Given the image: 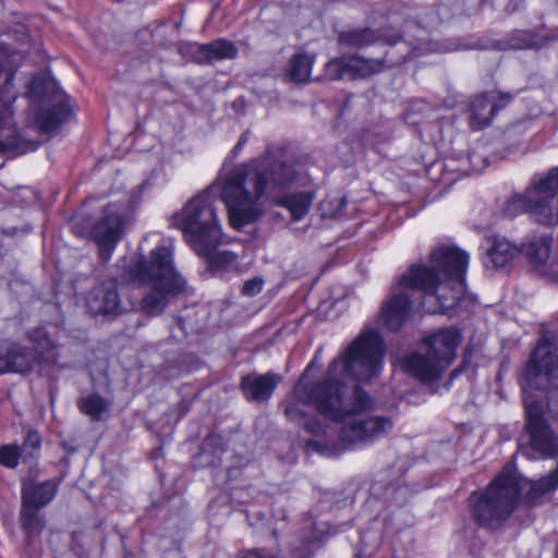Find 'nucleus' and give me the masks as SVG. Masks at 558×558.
<instances>
[{
	"label": "nucleus",
	"mask_w": 558,
	"mask_h": 558,
	"mask_svg": "<svg viewBox=\"0 0 558 558\" xmlns=\"http://www.w3.org/2000/svg\"><path fill=\"white\" fill-rule=\"evenodd\" d=\"M324 495H325V498H326V499H328V498H329V496H330V494H329V493H325Z\"/></svg>",
	"instance_id": "61"
},
{
	"label": "nucleus",
	"mask_w": 558,
	"mask_h": 558,
	"mask_svg": "<svg viewBox=\"0 0 558 558\" xmlns=\"http://www.w3.org/2000/svg\"><path fill=\"white\" fill-rule=\"evenodd\" d=\"M420 56H414L412 53L403 51H398L397 47L389 48L385 58H365L361 56H350V78L357 77H367L369 75L376 74L380 72L385 66L391 68L407 62L408 60H412L418 58Z\"/></svg>",
	"instance_id": "13"
},
{
	"label": "nucleus",
	"mask_w": 558,
	"mask_h": 558,
	"mask_svg": "<svg viewBox=\"0 0 558 558\" xmlns=\"http://www.w3.org/2000/svg\"><path fill=\"white\" fill-rule=\"evenodd\" d=\"M299 396L312 401L324 417L343 423L339 441L345 446H368L392 433L402 400L417 404L426 395L438 392L434 386H415L408 391L383 386L379 396H371L363 386H298Z\"/></svg>",
	"instance_id": "2"
},
{
	"label": "nucleus",
	"mask_w": 558,
	"mask_h": 558,
	"mask_svg": "<svg viewBox=\"0 0 558 558\" xmlns=\"http://www.w3.org/2000/svg\"><path fill=\"white\" fill-rule=\"evenodd\" d=\"M521 493L518 475L512 466H505L496 478L469 498L474 522L482 529L500 527L514 511Z\"/></svg>",
	"instance_id": "6"
},
{
	"label": "nucleus",
	"mask_w": 558,
	"mask_h": 558,
	"mask_svg": "<svg viewBox=\"0 0 558 558\" xmlns=\"http://www.w3.org/2000/svg\"><path fill=\"white\" fill-rule=\"evenodd\" d=\"M272 535H274L276 538L278 537L277 529H274V530H272Z\"/></svg>",
	"instance_id": "58"
},
{
	"label": "nucleus",
	"mask_w": 558,
	"mask_h": 558,
	"mask_svg": "<svg viewBox=\"0 0 558 558\" xmlns=\"http://www.w3.org/2000/svg\"><path fill=\"white\" fill-rule=\"evenodd\" d=\"M86 306L92 315H117L121 311V300L117 280H108L94 287L86 298Z\"/></svg>",
	"instance_id": "15"
},
{
	"label": "nucleus",
	"mask_w": 558,
	"mask_h": 558,
	"mask_svg": "<svg viewBox=\"0 0 558 558\" xmlns=\"http://www.w3.org/2000/svg\"><path fill=\"white\" fill-rule=\"evenodd\" d=\"M300 388L294 386L293 395L288 397L282 403L283 412L287 418L303 426V428L313 434L320 435L324 433V425L315 417H306L301 407H312L316 411V407L305 396H299Z\"/></svg>",
	"instance_id": "18"
},
{
	"label": "nucleus",
	"mask_w": 558,
	"mask_h": 558,
	"mask_svg": "<svg viewBox=\"0 0 558 558\" xmlns=\"http://www.w3.org/2000/svg\"><path fill=\"white\" fill-rule=\"evenodd\" d=\"M469 254L450 245L436 246L429 255V265L414 264L391 288L390 296L381 306V319L390 331H399L410 318L412 292L422 294L421 310L426 314L451 315L465 290Z\"/></svg>",
	"instance_id": "3"
},
{
	"label": "nucleus",
	"mask_w": 558,
	"mask_h": 558,
	"mask_svg": "<svg viewBox=\"0 0 558 558\" xmlns=\"http://www.w3.org/2000/svg\"><path fill=\"white\" fill-rule=\"evenodd\" d=\"M527 451H529V449H527V448H525L524 450H522V453H524V454H526V456H527Z\"/></svg>",
	"instance_id": "60"
},
{
	"label": "nucleus",
	"mask_w": 558,
	"mask_h": 558,
	"mask_svg": "<svg viewBox=\"0 0 558 558\" xmlns=\"http://www.w3.org/2000/svg\"><path fill=\"white\" fill-rule=\"evenodd\" d=\"M17 262L12 257L0 254V277L9 278L16 274Z\"/></svg>",
	"instance_id": "47"
},
{
	"label": "nucleus",
	"mask_w": 558,
	"mask_h": 558,
	"mask_svg": "<svg viewBox=\"0 0 558 558\" xmlns=\"http://www.w3.org/2000/svg\"><path fill=\"white\" fill-rule=\"evenodd\" d=\"M386 354L385 341L378 330L364 328L349 343L342 344L329 362L323 381L315 384H364L379 376ZM324 345H319L298 384H312L323 367Z\"/></svg>",
	"instance_id": "4"
},
{
	"label": "nucleus",
	"mask_w": 558,
	"mask_h": 558,
	"mask_svg": "<svg viewBox=\"0 0 558 558\" xmlns=\"http://www.w3.org/2000/svg\"><path fill=\"white\" fill-rule=\"evenodd\" d=\"M203 64L214 63L234 59L238 56V48L232 41L218 38L210 43L203 44Z\"/></svg>",
	"instance_id": "25"
},
{
	"label": "nucleus",
	"mask_w": 558,
	"mask_h": 558,
	"mask_svg": "<svg viewBox=\"0 0 558 558\" xmlns=\"http://www.w3.org/2000/svg\"><path fill=\"white\" fill-rule=\"evenodd\" d=\"M313 63L314 58L311 56L295 53L287 65L286 74L294 83H305L311 75Z\"/></svg>",
	"instance_id": "30"
},
{
	"label": "nucleus",
	"mask_w": 558,
	"mask_h": 558,
	"mask_svg": "<svg viewBox=\"0 0 558 558\" xmlns=\"http://www.w3.org/2000/svg\"><path fill=\"white\" fill-rule=\"evenodd\" d=\"M465 373V379L466 380H472V374H473V371L471 369V365H470V362L466 361V360H463L461 365L457 368H454L451 373H450V376H449V381L452 383L454 380L458 379V377Z\"/></svg>",
	"instance_id": "49"
},
{
	"label": "nucleus",
	"mask_w": 558,
	"mask_h": 558,
	"mask_svg": "<svg viewBox=\"0 0 558 558\" xmlns=\"http://www.w3.org/2000/svg\"><path fill=\"white\" fill-rule=\"evenodd\" d=\"M470 126L473 130H482L488 126L494 114H490V97L488 93H483L473 98L470 104Z\"/></svg>",
	"instance_id": "23"
},
{
	"label": "nucleus",
	"mask_w": 558,
	"mask_h": 558,
	"mask_svg": "<svg viewBox=\"0 0 558 558\" xmlns=\"http://www.w3.org/2000/svg\"><path fill=\"white\" fill-rule=\"evenodd\" d=\"M489 2L492 7L502 9L508 13L514 12L522 0H484Z\"/></svg>",
	"instance_id": "48"
},
{
	"label": "nucleus",
	"mask_w": 558,
	"mask_h": 558,
	"mask_svg": "<svg viewBox=\"0 0 558 558\" xmlns=\"http://www.w3.org/2000/svg\"><path fill=\"white\" fill-rule=\"evenodd\" d=\"M518 246L519 253L524 254L532 263L542 264L547 260L550 254L549 241L544 236H533Z\"/></svg>",
	"instance_id": "31"
},
{
	"label": "nucleus",
	"mask_w": 558,
	"mask_h": 558,
	"mask_svg": "<svg viewBox=\"0 0 558 558\" xmlns=\"http://www.w3.org/2000/svg\"><path fill=\"white\" fill-rule=\"evenodd\" d=\"M517 254H519L517 244L510 243L506 238L495 235L486 240L484 264L500 268L506 266Z\"/></svg>",
	"instance_id": "21"
},
{
	"label": "nucleus",
	"mask_w": 558,
	"mask_h": 558,
	"mask_svg": "<svg viewBox=\"0 0 558 558\" xmlns=\"http://www.w3.org/2000/svg\"><path fill=\"white\" fill-rule=\"evenodd\" d=\"M177 304L181 302V295L186 292L187 289V282L186 280L177 272Z\"/></svg>",
	"instance_id": "50"
},
{
	"label": "nucleus",
	"mask_w": 558,
	"mask_h": 558,
	"mask_svg": "<svg viewBox=\"0 0 558 558\" xmlns=\"http://www.w3.org/2000/svg\"><path fill=\"white\" fill-rule=\"evenodd\" d=\"M177 51L185 61L203 64V44L181 41L177 44Z\"/></svg>",
	"instance_id": "39"
},
{
	"label": "nucleus",
	"mask_w": 558,
	"mask_h": 558,
	"mask_svg": "<svg viewBox=\"0 0 558 558\" xmlns=\"http://www.w3.org/2000/svg\"><path fill=\"white\" fill-rule=\"evenodd\" d=\"M522 399L532 449L543 458L558 456V435L545 417L547 412L558 421V386H522Z\"/></svg>",
	"instance_id": "8"
},
{
	"label": "nucleus",
	"mask_w": 558,
	"mask_h": 558,
	"mask_svg": "<svg viewBox=\"0 0 558 558\" xmlns=\"http://www.w3.org/2000/svg\"><path fill=\"white\" fill-rule=\"evenodd\" d=\"M248 141V132H244L238 143L234 145V147L232 148V150L229 153V155L226 157L225 159V162H223V166L221 168V173L219 175V178L216 180L218 181L219 183H223V179L225 177L232 172L236 167H239V165L234 166L232 169L228 170V167L229 165H231L236 158L238 156L240 155V153L243 150V148L245 147L246 143ZM242 163H240L241 166Z\"/></svg>",
	"instance_id": "41"
},
{
	"label": "nucleus",
	"mask_w": 558,
	"mask_h": 558,
	"mask_svg": "<svg viewBox=\"0 0 558 558\" xmlns=\"http://www.w3.org/2000/svg\"><path fill=\"white\" fill-rule=\"evenodd\" d=\"M307 527L312 529V534H303V544L293 548L291 554L292 558H314L317 543L320 541L324 530L317 529L314 521H308V524L304 526V530Z\"/></svg>",
	"instance_id": "32"
},
{
	"label": "nucleus",
	"mask_w": 558,
	"mask_h": 558,
	"mask_svg": "<svg viewBox=\"0 0 558 558\" xmlns=\"http://www.w3.org/2000/svg\"><path fill=\"white\" fill-rule=\"evenodd\" d=\"M228 173L225 178H227ZM223 183L214 181L204 191L194 196L182 210V232L194 252H206L221 239L222 226L217 216V197H222Z\"/></svg>",
	"instance_id": "7"
},
{
	"label": "nucleus",
	"mask_w": 558,
	"mask_h": 558,
	"mask_svg": "<svg viewBox=\"0 0 558 558\" xmlns=\"http://www.w3.org/2000/svg\"><path fill=\"white\" fill-rule=\"evenodd\" d=\"M282 380L281 376L274 372H267L263 375H246L241 379V384H279Z\"/></svg>",
	"instance_id": "45"
},
{
	"label": "nucleus",
	"mask_w": 558,
	"mask_h": 558,
	"mask_svg": "<svg viewBox=\"0 0 558 558\" xmlns=\"http://www.w3.org/2000/svg\"><path fill=\"white\" fill-rule=\"evenodd\" d=\"M72 114L66 97L61 93L52 95V104L36 113V124L41 133H50L65 123Z\"/></svg>",
	"instance_id": "17"
},
{
	"label": "nucleus",
	"mask_w": 558,
	"mask_h": 558,
	"mask_svg": "<svg viewBox=\"0 0 558 558\" xmlns=\"http://www.w3.org/2000/svg\"><path fill=\"white\" fill-rule=\"evenodd\" d=\"M230 238L221 233L218 243L213 244L206 252H195L206 259L208 266L215 270L230 271L238 267V256L231 251H218V247L230 243Z\"/></svg>",
	"instance_id": "22"
},
{
	"label": "nucleus",
	"mask_w": 558,
	"mask_h": 558,
	"mask_svg": "<svg viewBox=\"0 0 558 558\" xmlns=\"http://www.w3.org/2000/svg\"><path fill=\"white\" fill-rule=\"evenodd\" d=\"M558 368V336L544 340L535 348L525 366L527 380L541 375L550 376Z\"/></svg>",
	"instance_id": "14"
},
{
	"label": "nucleus",
	"mask_w": 558,
	"mask_h": 558,
	"mask_svg": "<svg viewBox=\"0 0 558 558\" xmlns=\"http://www.w3.org/2000/svg\"><path fill=\"white\" fill-rule=\"evenodd\" d=\"M128 223L126 208L123 204H108L100 218L80 213L74 216L72 227L76 234L94 239L99 246V257L108 262L124 234Z\"/></svg>",
	"instance_id": "10"
},
{
	"label": "nucleus",
	"mask_w": 558,
	"mask_h": 558,
	"mask_svg": "<svg viewBox=\"0 0 558 558\" xmlns=\"http://www.w3.org/2000/svg\"><path fill=\"white\" fill-rule=\"evenodd\" d=\"M240 558H265V557L262 556L256 550H247V551L243 553V555Z\"/></svg>",
	"instance_id": "53"
},
{
	"label": "nucleus",
	"mask_w": 558,
	"mask_h": 558,
	"mask_svg": "<svg viewBox=\"0 0 558 558\" xmlns=\"http://www.w3.org/2000/svg\"><path fill=\"white\" fill-rule=\"evenodd\" d=\"M221 446L222 437L217 434H209L204 441V447L218 448Z\"/></svg>",
	"instance_id": "51"
},
{
	"label": "nucleus",
	"mask_w": 558,
	"mask_h": 558,
	"mask_svg": "<svg viewBox=\"0 0 558 558\" xmlns=\"http://www.w3.org/2000/svg\"><path fill=\"white\" fill-rule=\"evenodd\" d=\"M240 388L246 400L264 403L272 396L275 386H240Z\"/></svg>",
	"instance_id": "40"
},
{
	"label": "nucleus",
	"mask_w": 558,
	"mask_h": 558,
	"mask_svg": "<svg viewBox=\"0 0 558 558\" xmlns=\"http://www.w3.org/2000/svg\"><path fill=\"white\" fill-rule=\"evenodd\" d=\"M118 280L123 284L150 287V292L142 300V308L148 315L160 314L168 305L169 295L174 291L172 248L159 245L149 255H133L124 263Z\"/></svg>",
	"instance_id": "5"
},
{
	"label": "nucleus",
	"mask_w": 558,
	"mask_h": 558,
	"mask_svg": "<svg viewBox=\"0 0 558 558\" xmlns=\"http://www.w3.org/2000/svg\"><path fill=\"white\" fill-rule=\"evenodd\" d=\"M54 87L56 83L51 78L44 74H37L33 76L28 84L27 96L35 101H39L45 99Z\"/></svg>",
	"instance_id": "34"
},
{
	"label": "nucleus",
	"mask_w": 558,
	"mask_h": 558,
	"mask_svg": "<svg viewBox=\"0 0 558 558\" xmlns=\"http://www.w3.org/2000/svg\"><path fill=\"white\" fill-rule=\"evenodd\" d=\"M33 348H26L10 340L0 341V374L33 372L41 363L65 367L60 361L64 348L57 347L47 333L39 329L29 333Z\"/></svg>",
	"instance_id": "9"
},
{
	"label": "nucleus",
	"mask_w": 558,
	"mask_h": 558,
	"mask_svg": "<svg viewBox=\"0 0 558 558\" xmlns=\"http://www.w3.org/2000/svg\"><path fill=\"white\" fill-rule=\"evenodd\" d=\"M14 75V72H8L0 85V129L9 126L13 118L12 105L17 98V93L13 89Z\"/></svg>",
	"instance_id": "24"
},
{
	"label": "nucleus",
	"mask_w": 558,
	"mask_h": 558,
	"mask_svg": "<svg viewBox=\"0 0 558 558\" xmlns=\"http://www.w3.org/2000/svg\"><path fill=\"white\" fill-rule=\"evenodd\" d=\"M532 186L541 193L558 190V167L550 168L546 173H536L532 178Z\"/></svg>",
	"instance_id": "36"
},
{
	"label": "nucleus",
	"mask_w": 558,
	"mask_h": 558,
	"mask_svg": "<svg viewBox=\"0 0 558 558\" xmlns=\"http://www.w3.org/2000/svg\"><path fill=\"white\" fill-rule=\"evenodd\" d=\"M533 193L542 194L538 190L533 189L531 181L529 187L523 193L513 194L506 201L502 207V215L507 218H515L522 214L530 215V201Z\"/></svg>",
	"instance_id": "28"
},
{
	"label": "nucleus",
	"mask_w": 558,
	"mask_h": 558,
	"mask_svg": "<svg viewBox=\"0 0 558 558\" xmlns=\"http://www.w3.org/2000/svg\"><path fill=\"white\" fill-rule=\"evenodd\" d=\"M177 369H179L180 372L182 371H187V372H191L192 369H194L193 367H187L186 369H184L182 366H178L177 365Z\"/></svg>",
	"instance_id": "56"
},
{
	"label": "nucleus",
	"mask_w": 558,
	"mask_h": 558,
	"mask_svg": "<svg viewBox=\"0 0 558 558\" xmlns=\"http://www.w3.org/2000/svg\"><path fill=\"white\" fill-rule=\"evenodd\" d=\"M264 279L262 277H254L246 280L242 287V294L246 296H255L262 292L264 288Z\"/></svg>",
	"instance_id": "46"
},
{
	"label": "nucleus",
	"mask_w": 558,
	"mask_h": 558,
	"mask_svg": "<svg viewBox=\"0 0 558 558\" xmlns=\"http://www.w3.org/2000/svg\"><path fill=\"white\" fill-rule=\"evenodd\" d=\"M558 41V27L548 29L545 26L533 29H517L498 43L500 49L538 50Z\"/></svg>",
	"instance_id": "12"
},
{
	"label": "nucleus",
	"mask_w": 558,
	"mask_h": 558,
	"mask_svg": "<svg viewBox=\"0 0 558 558\" xmlns=\"http://www.w3.org/2000/svg\"><path fill=\"white\" fill-rule=\"evenodd\" d=\"M307 183L308 177L283 146L268 145L260 156L243 162L226 178L222 197L230 226L242 230L257 221L264 213L260 199L266 193L276 206L290 213L293 221L303 219L315 195L308 191H290Z\"/></svg>",
	"instance_id": "1"
},
{
	"label": "nucleus",
	"mask_w": 558,
	"mask_h": 558,
	"mask_svg": "<svg viewBox=\"0 0 558 558\" xmlns=\"http://www.w3.org/2000/svg\"><path fill=\"white\" fill-rule=\"evenodd\" d=\"M461 340V332L457 328L448 327L426 336L423 342L428 347V351L447 367L454 359Z\"/></svg>",
	"instance_id": "16"
},
{
	"label": "nucleus",
	"mask_w": 558,
	"mask_h": 558,
	"mask_svg": "<svg viewBox=\"0 0 558 558\" xmlns=\"http://www.w3.org/2000/svg\"><path fill=\"white\" fill-rule=\"evenodd\" d=\"M274 518L276 520H281V521H284L287 519V512L284 509L280 508V509H275L274 510Z\"/></svg>",
	"instance_id": "52"
},
{
	"label": "nucleus",
	"mask_w": 558,
	"mask_h": 558,
	"mask_svg": "<svg viewBox=\"0 0 558 558\" xmlns=\"http://www.w3.org/2000/svg\"><path fill=\"white\" fill-rule=\"evenodd\" d=\"M407 38L396 37L391 38L383 34H376L369 28H357L339 34V41L343 45L351 47H366L373 44H384L389 48L397 47L398 51L405 50L414 56H423L434 51V47L429 41L428 32L413 23L407 25L404 32Z\"/></svg>",
	"instance_id": "11"
},
{
	"label": "nucleus",
	"mask_w": 558,
	"mask_h": 558,
	"mask_svg": "<svg viewBox=\"0 0 558 558\" xmlns=\"http://www.w3.org/2000/svg\"><path fill=\"white\" fill-rule=\"evenodd\" d=\"M48 543L54 558H83L74 548L66 549L71 542L61 533H51Z\"/></svg>",
	"instance_id": "35"
},
{
	"label": "nucleus",
	"mask_w": 558,
	"mask_h": 558,
	"mask_svg": "<svg viewBox=\"0 0 558 558\" xmlns=\"http://www.w3.org/2000/svg\"><path fill=\"white\" fill-rule=\"evenodd\" d=\"M325 74L331 81L350 78L349 57H340L329 61Z\"/></svg>",
	"instance_id": "37"
},
{
	"label": "nucleus",
	"mask_w": 558,
	"mask_h": 558,
	"mask_svg": "<svg viewBox=\"0 0 558 558\" xmlns=\"http://www.w3.org/2000/svg\"><path fill=\"white\" fill-rule=\"evenodd\" d=\"M490 97V114H494V117L502 110L505 107H507L511 100L513 99L514 95L510 93H488Z\"/></svg>",
	"instance_id": "44"
},
{
	"label": "nucleus",
	"mask_w": 558,
	"mask_h": 558,
	"mask_svg": "<svg viewBox=\"0 0 558 558\" xmlns=\"http://www.w3.org/2000/svg\"><path fill=\"white\" fill-rule=\"evenodd\" d=\"M308 446H311V447H312V446H313V447H316V446H317V442H316V441H310V442H308Z\"/></svg>",
	"instance_id": "57"
},
{
	"label": "nucleus",
	"mask_w": 558,
	"mask_h": 558,
	"mask_svg": "<svg viewBox=\"0 0 558 558\" xmlns=\"http://www.w3.org/2000/svg\"><path fill=\"white\" fill-rule=\"evenodd\" d=\"M162 31H163L162 25L156 26V28L154 31H151L149 28H145L137 33L136 38H137L138 43L142 45L143 49H146V46H148V39H151L154 45L161 46V45H163V40H162L163 32Z\"/></svg>",
	"instance_id": "43"
},
{
	"label": "nucleus",
	"mask_w": 558,
	"mask_h": 558,
	"mask_svg": "<svg viewBox=\"0 0 558 558\" xmlns=\"http://www.w3.org/2000/svg\"><path fill=\"white\" fill-rule=\"evenodd\" d=\"M23 453L17 444H7L0 446V465L7 469H16L20 461L23 462Z\"/></svg>",
	"instance_id": "38"
},
{
	"label": "nucleus",
	"mask_w": 558,
	"mask_h": 558,
	"mask_svg": "<svg viewBox=\"0 0 558 558\" xmlns=\"http://www.w3.org/2000/svg\"><path fill=\"white\" fill-rule=\"evenodd\" d=\"M0 151L4 154L22 155L27 151L26 143L16 134L0 140Z\"/></svg>",
	"instance_id": "42"
},
{
	"label": "nucleus",
	"mask_w": 558,
	"mask_h": 558,
	"mask_svg": "<svg viewBox=\"0 0 558 558\" xmlns=\"http://www.w3.org/2000/svg\"><path fill=\"white\" fill-rule=\"evenodd\" d=\"M41 436L35 429H28L23 439L20 450L23 453V464H28L29 469L36 463L40 456Z\"/></svg>",
	"instance_id": "33"
},
{
	"label": "nucleus",
	"mask_w": 558,
	"mask_h": 558,
	"mask_svg": "<svg viewBox=\"0 0 558 558\" xmlns=\"http://www.w3.org/2000/svg\"><path fill=\"white\" fill-rule=\"evenodd\" d=\"M404 121L410 124H417L418 121L415 119H412L411 113L404 114Z\"/></svg>",
	"instance_id": "55"
},
{
	"label": "nucleus",
	"mask_w": 558,
	"mask_h": 558,
	"mask_svg": "<svg viewBox=\"0 0 558 558\" xmlns=\"http://www.w3.org/2000/svg\"><path fill=\"white\" fill-rule=\"evenodd\" d=\"M110 404L111 400L101 397L97 392L82 396L77 402L80 410L94 422L102 418V414L107 412Z\"/></svg>",
	"instance_id": "29"
},
{
	"label": "nucleus",
	"mask_w": 558,
	"mask_h": 558,
	"mask_svg": "<svg viewBox=\"0 0 558 558\" xmlns=\"http://www.w3.org/2000/svg\"><path fill=\"white\" fill-rule=\"evenodd\" d=\"M207 312L204 307L193 304L184 307L180 315H177V327L185 333L199 332L206 323Z\"/></svg>",
	"instance_id": "26"
},
{
	"label": "nucleus",
	"mask_w": 558,
	"mask_h": 558,
	"mask_svg": "<svg viewBox=\"0 0 558 558\" xmlns=\"http://www.w3.org/2000/svg\"><path fill=\"white\" fill-rule=\"evenodd\" d=\"M161 450H162V445H161L160 447H158V448H157V450H156V456H157L159 452H161Z\"/></svg>",
	"instance_id": "59"
},
{
	"label": "nucleus",
	"mask_w": 558,
	"mask_h": 558,
	"mask_svg": "<svg viewBox=\"0 0 558 558\" xmlns=\"http://www.w3.org/2000/svg\"><path fill=\"white\" fill-rule=\"evenodd\" d=\"M404 371L425 384L438 378L446 368L429 351L427 354L412 353L403 360Z\"/></svg>",
	"instance_id": "19"
},
{
	"label": "nucleus",
	"mask_w": 558,
	"mask_h": 558,
	"mask_svg": "<svg viewBox=\"0 0 558 558\" xmlns=\"http://www.w3.org/2000/svg\"><path fill=\"white\" fill-rule=\"evenodd\" d=\"M19 229L17 228H10V229H7V230H3V234L8 235V236H14L19 233Z\"/></svg>",
	"instance_id": "54"
},
{
	"label": "nucleus",
	"mask_w": 558,
	"mask_h": 558,
	"mask_svg": "<svg viewBox=\"0 0 558 558\" xmlns=\"http://www.w3.org/2000/svg\"><path fill=\"white\" fill-rule=\"evenodd\" d=\"M59 482L50 478L44 482L24 481L21 489V504L41 509L52 501L58 492Z\"/></svg>",
	"instance_id": "20"
},
{
	"label": "nucleus",
	"mask_w": 558,
	"mask_h": 558,
	"mask_svg": "<svg viewBox=\"0 0 558 558\" xmlns=\"http://www.w3.org/2000/svg\"><path fill=\"white\" fill-rule=\"evenodd\" d=\"M20 524L31 542L33 537L40 535L46 526V521L40 514V509L21 504Z\"/></svg>",
	"instance_id": "27"
}]
</instances>
